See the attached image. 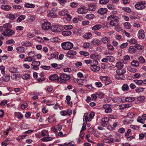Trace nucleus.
Returning a JSON list of instances; mask_svg holds the SVG:
<instances>
[{
    "label": "nucleus",
    "mask_w": 146,
    "mask_h": 146,
    "mask_svg": "<svg viewBox=\"0 0 146 146\" xmlns=\"http://www.w3.org/2000/svg\"><path fill=\"white\" fill-rule=\"evenodd\" d=\"M127 70L130 72L133 73L136 72L137 71V70L135 68H132L130 66H128L127 67Z\"/></svg>",
    "instance_id": "obj_40"
},
{
    "label": "nucleus",
    "mask_w": 146,
    "mask_h": 146,
    "mask_svg": "<svg viewBox=\"0 0 146 146\" xmlns=\"http://www.w3.org/2000/svg\"><path fill=\"white\" fill-rule=\"evenodd\" d=\"M135 99V97H127L125 98V100L126 101L131 102L134 101Z\"/></svg>",
    "instance_id": "obj_50"
},
{
    "label": "nucleus",
    "mask_w": 146,
    "mask_h": 146,
    "mask_svg": "<svg viewBox=\"0 0 146 146\" xmlns=\"http://www.w3.org/2000/svg\"><path fill=\"white\" fill-rule=\"evenodd\" d=\"M145 88L143 87H139L135 89V92L137 93H140L143 92L145 90Z\"/></svg>",
    "instance_id": "obj_47"
},
{
    "label": "nucleus",
    "mask_w": 146,
    "mask_h": 146,
    "mask_svg": "<svg viewBox=\"0 0 146 146\" xmlns=\"http://www.w3.org/2000/svg\"><path fill=\"white\" fill-rule=\"evenodd\" d=\"M90 57L92 59L98 60H100L101 58L100 56L96 52L92 53L90 56Z\"/></svg>",
    "instance_id": "obj_13"
},
{
    "label": "nucleus",
    "mask_w": 146,
    "mask_h": 146,
    "mask_svg": "<svg viewBox=\"0 0 146 146\" xmlns=\"http://www.w3.org/2000/svg\"><path fill=\"white\" fill-rule=\"evenodd\" d=\"M51 27L50 23L48 22H45L41 25V28L44 31H47L50 29Z\"/></svg>",
    "instance_id": "obj_9"
},
{
    "label": "nucleus",
    "mask_w": 146,
    "mask_h": 146,
    "mask_svg": "<svg viewBox=\"0 0 146 146\" xmlns=\"http://www.w3.org/2000/svg\"><path fill=\"white\" fill-rule=\"evenodd\" d=\"M90 46V44L89 42L84 43L83 45V47L84 48H89Z\"/></svg>",
    "instance_id": "obj_63"
},
{
    "label": "nucleus",
    "mask_w": 146,
    "mask_h": 146,
    "mask_svg": "<svg viewBox=\"0 0 146 146\" xmlns=\"http://www.w3.org/2000/svg\"><path fill=\"white\" fill-rule=\"evenodd\" d=\"M1 8L3 10L8 11L10 10L11 9V7L8 5H1Z\"/></svg>",
    "instance_id": "obj_19"
},
{
    "label": "nucleus",
    "mask_w": 146,
    "mask_h": 146,
    "mask_svg": "<svg viewBox=\"0 0 146 146\" xmlns=\"http://www.w3.org/2000/svg\"><path fill=\"white\" fill-rule=\"evenodd\" d=\"M16 50L18 53H22L25 52V48L21 46L17 47Z\"/></svg>",
    "instance_id": "obj_23"
},
{
    "label": "nucleus",
    "mask_w": 146,
    "mask_h": 146,
    "mask_svg": "<svg viewBox=\"0 0 146 146\" xmlns=\"http://www.w3.org/2000/svg\"><path fill=\"white\" fill-rule=\"evenodd\" d=\"M15 34V31L10 29H7L1 31L0 33V38L1 40H3L4 38V36H10L14 35Z\"/></svg>",
    "instance_id": "obj_2"
},
{
    "label": "nucleus",
    "mask_w": 146,
    "mask_h": 146,
    "mask_svg": "<svg viewBox=\"0 0 146 146\" xmlns=\"http://www.w3.org/2000/svg\"><path fill=\"white\" fill-rule=\"evenodd\" d=\"M110 1V0H100L99 1L100 4L102 5L108 3Z\"/></svg>",
    "instance_id": "obj_58"
},
{
    "label": "nucleus",
    "mask_w": 146,
    "mask_h": 146,
    "mask_svg": "<svg viewBox=\"0 0 146 146\" xmlns=\"http://www.w3.org/2000/svg\"><path fill=\"white\" fill-rule=\"evenodd\" d=\"M108 11L106 8H101L98 11V13L100 15H104Z\"/></svg>",
    "instance_id": "obj_17"
},
{
    "label": "nucleus",
    "mask_w": 146,
    "mask_h": 146,
    "mask_svg": "<svg viewBox=\"0 0 146 146\" xmlns=\"http://www.w3.org/2000/svg\"><path fill=\"white\" fill-rule=\"evenodd\" d=\"M91 42L93 45H100V42L99 39L95 38L92 40Z\"/></svg>",
    "instance_id": "obj_24"
},
{
    "label": "nucleus",
    "mask_w": 146,
    "mask_h": 146,
    "mask_svg": "<svg viewBox=\"0 0 146 146\" xmlns=\"http://www.w3.org/2000/svg\"><path fill=\"white\" fill-rule=\"evenodd\" d=\"M107 47L108 49L111 51H113L114 50V48L112 45L109 43L107 44Z\"/></svg>",
    "instance_id": "obj_53"
},
{
    "label": "nucleus",
    "mask_w": 146,
    "mask_h": 146,
    "mask_svg": "<svg viewBox=\"0 0 146 146\" xmlns=\"http://www.w3.org/2000/svg\"><path fill=\"white\" fill-rule=\"evenodd\" d=\"M139 61L141 64H145L146 61L145 58L142 56H140L138 58Z\"/></svg>",
    "instance_id": "obj_45"
},
{
    "label": "nucleus",
    "mask_w": 146,
    "mask_h": 146,
    "mask_svg": "<svg viewBox=\"0 0 146 146\" xmlns=\"http://www.w3.org/2000/svg\"><path fill=\"white\" fill-rule=\"evenodd\" d=\"M35 59L34 58L31 56H29L24 58V61L25 62H31L35 60Z\"/></svg>",
    "instance_id": "obj_32"
},
{
    "label": "nucleus",
    "mask_w": 146,
    "mask_h": 146,
    "mask_svg": "<svg viewBox=\"0 0 146 146\" xmlns=\"http://www.w3.org/2000/svg\"><path fill=\"white\" fill-rule=\"evenodd\" d=\"M102 27V26L101 25L97 24L93 26L92 29L93 31H96L100 29Z\"/></svg>",
    "instance_id": "obj_33"
},
{
    "label": "nucleus",
    "mask_w": 146,
    "mask_h": 146,
    "mask_svg": "<svg viewBox=\"0 0 146 146\" xmlns=\"http://www.w3.org/2000/svg\"><path fill=\"white\" fill-rule=\"evenodd\" d=\"M32 45L31 43L27 41H23L21 42V45L24 46H30Z\"/></svg>",
    "instance_id": "obj_37"
},
{
    "label": "nucleus",
    "mask_w": 146,
    "mask_h": 146,
    "mask_svg": "<svg viewBox=\"0 0 146 146\" xmlns=\"http://www.w3.org/2000/svg\"><path fill=\"white\" fill-rule=\"evenodd\" d=\"M134 82L137 85H141L143 83V81L141 80H134Z\"/></svg>",
    "instance_id": "obj_46"
},
{
    "label": "nucleus",
    "mask_w": 146,
    "mask_h": 146,
    "mask_svg": "<svg viewBox=\"0 0 146 146\" xmlns=\"http://www.w3.org/2000/svg\"><path fill=\"white\" fill-rule=\"evenodd\" d=\"M97 8V6L96 4L94 3L90 4L88 7V9L91 11H95Z\"/></svg>",
    "instance_id": "obj_11"
},
{
    "label": "nucleus",
    "mask_w": 146,
    "mask_h": 146,
    "mask_svg": "<svg viewBox=\"0 0 146 146\" xmlns=\"http://www.w3.org/2000/svg\"><path fill=\"white\" fill-rule=\"evenodd\" d=\"M101 40L104 44H108L110 42V38L106 36L103 37Z\"/></svg>",
    "instance_id": "obj_20"
},
{
    "label": "nucleus",
    "mask_w": 146,
    "mask_h": 146,
    "mask_svg": "<svg viewBox=\"0 0 146 146\" xmlns=\"http://www.w3.org/2000/svg\"><path fill=\"white\" fill-rule=\"evenodd\" d=\"M145 99L144 96H140L137 97V99L138 101L140 102H142L144 101Z\"/></svg>",
    "instance_id": "obj_59"
},
{
    "label": "nucleus",
    "mask_w": 146,
    "mask_h": 146,
    "mask_svg": "<svg viewBox=\"0 0 146 146\" xmlns=\"http://www.w3.org/2000/svg\"><path fill=\"white\" fill-rule=\"evenodd\" d=\"M5 17L6 18L9 19L11 20H14L15 18V17L14 14H7L6 15Z\"/></svg>",
    "instance_id": "obj_30"
},
{
    "label": "nucleus",
    "mask_w": 146,
    "mask_h": 146,
    "mask_svg": "<svg viewBox=\"0 0 146 146\" xmlns=\"http://www.w3.org/2000/svg\"><path fill=\"white\" fill-rule=\"evenodd\" d=\"M109 118L107 117H104L101 119V125L103 127H105L108 123Z\"/></svg>",
    "instance_id": "obj_12"
},
{
    "label": "nucleus",
    "mask_w": 146,
    "mask_h": 146,
    "mask_svg": "<svg viewBox=\"0 0 146 146\" xmlns=\"http://www.w3.org/2000/svg\"><path fill=\"white\" fill-rule=\"evenodd\" d=\"M115 66L119 69H121L124 66L123 63L121 62H119L116 63L115 64Z\"/></svg>",
    "instance_id": "obj_29"
},
{
    "label": "nucleus",
    "mask_w": 146,
    "mask_h": 146,
    "mask_svg": "<svg viewBox=\"0 0 146 146\" xmlns=\"http://www.w3.org/2000/svg\"><path fill=\"white\" fill-rule=\"evenodd\" d=\"M107 57L108 59V61L110 62H113L115 60L114 58L112 56H107Z\"/></svg>",
    "instance_id": "obj_62"
},
{
    "label": "nucleus",
    "mask_w": 146,
    "mask_h": 146,
    "mask_svg": "<svg viewBox=\"0 0 146 146\" xmlns=\"http://www.w3.org/2000/svg\"><path fill=\"white\" fill-rule=\"evenodd\" d=\"M108 8L110 10H113L116 9V7L114 5L109 4L107 5Z\"/></svg>",
    "instance_id": "obj_52"
},
{
    "label": "nucleus",
    "mask_w": 146,
    "mask_h": 146,
    "mask_svg": "<svg viewBox=\"0 0 146 146\" xmlns=\"http://www.w3.org/2000/svg\"><path fill=\"white\" fill-rule=\"evenodd\" d=\"M145 1H141L136 3L135 5V7L136 9H143L145 8Z\"/></svg>",
    "instance_id": "obj_7"
},
{
    "label": "nucleus",
    "mask_w": 146,
    "mask_h": 146,
    "mask_svg": "<svg viewBox=\"0 0 146 146\" xmlns=\"http://www.w3.org/2000/svg\"><path fill=\"white\" fill-rule=\"evenodd\" d=\"M117 74L115 75V78L118 80H123L125 76L124 74L125 73L126 71L122 69H119L116 71Z\"/></svg>",
    "instance_id": "obj_3"
},
{
    "label": "nucleus",
    "mask_w": 146,
    "mask_h": 146,
    "mask_svg": "<svg viewBox=\"0 0 146 146\" xmlns=\"http://www.w3.org/2000/svg\"><path fill=\"white\" fill-rule=\"evenodd\" d=\"M103 142L106 143H108L110 142H114L113 139H110L106 138L103 139Z\"/></svg>",
    "instance_id": "obj_55"
},
{
    "label": "nucleus",
    "mask_w": 146,
    "mask_h": 146,
    "mask_svg": "<svg viewBox=\"0 0 146 146\" xmlns=\"http://www.w3.org/2000/svg\"><path fill=\"white\" fill-rule=\"evenodd\" d=\"M77 54L76 52L74 50H70L68 51L66 54V56L69 58H71L72 56L75 55Z\"/></svg>",
    "instance_id": "obj_14"
},
{
    "label": "nucleus",
    "mask_w": 146,
    "mask_h": 146,
    "mask_svg": "<svg viewBox=\"0 0 146 146\" xmlns=\"http://www.w3.org/2000/svg\"><path fill=\"white\" fill-rule=\"evenodd\" d=\"M92 36V34L90 32L87 33L83 35V37L86 39H89Z\"/></svg>",
    "instance_id": "obj_28"
},
{
    "label": "nucleus",
    "mask_w": 146,
    "mask_h": 146,
    "mask_svg": "<svg viewBox=\"0 0 146 146\" xmlns=\"http://www.w3.org/2000/svg\"><path fill=\"white\" fill-rule=\"evenodd\" d=\"M64 28L65 30H69L72 29L73 28V27L71 25H64Z\"/></svg>",
    "instance_id": "obj_57"
},
{
    "label": "nucleus",
    "mask_w": 146,
    "mask_h": 146,
    "mask_svg": "<svg viewBox=\"0 0 146 146\" xmlns=\"http://www.w3.org/2000/svg\"><path fill=\"white\" fill-rule=\"evenodd\" d=\"M123 26L126 29H129L131 28V26L129 23L126 22L123 24Z\"/></svg>",
    "instance_id": "obj_42"
},
{
    "label": "nucleus",
    "mask_w": 146,
    "mask_h": 146,
    "mask_svg": "<svg viewBox=\"0 0 146 146\" xmlns=\"http://www.w3.org/2000/svg\"><path fill=\"white\" fill-rule=\"evenodd\" d=\"M122 90L124 92H125L128 91L129 89V88L128 85L126 84H124L121 87Z\"/></svg>",
    "instance_id": "obj_38"
},
{
    "label": "nucleus",
    "mask_w": 146,
    "mask_h": 146,
    "mask_svg": "<svg viewBox=\"0 0 146 146\" xmlns=\"http://www.w3.org/2000/svg\"><path fill=\"white\" fill-rule=\"evenodd\" d=\"M137 36L138 38L141 39H143L145 37V32L143 30L141 29L138 32Z\"/></svg>",
    "instance_id": "obj_15"
},
{
    "label": "nucleus",
    "mask_w": 146,
    "mask_h": 146,
    "mask_svg": "<svg viewBox=\"0 0 146 146\" xmlns=\"http://www.w3.org/2000/svg\"><path fill=\"white\" fill-rule=\"evenodd\" d=\"M74 46L72 43L69 42H65L62 43L61 46L62 48L65 50H69L72 49Z\"/></svg>",
    "instance_id": "obj_5"
},
{
    "label": "nucleus",
    "mask_w": 146,
    "mask_h": 146,
    "mask_svg": "<svg viewBox=\"0 0 146 146\" xmlns=\"http://www.w3.org/2000/svg\"><path fill=\"white\" fill-rule=\"evenodd\" d=\"M62 29L61 27L59 25H55L52 28V30L53 32L56 33L61 31Z\"/></svg>",
    "instance_id": "obj_16"
},
{
    "label": "nucleus",
    "mask_w": 146,
    "mask_h": 146,
    "mask_svg": "<svg viewBox=\"0 0 146 146\" xmlns=\"http://www.w3.org/2000/svg\"><path fill=\"white\" fill-rule=\"evenodd\" d=\"M135 48L138 50H143L144 48V46L140 44H136L135 46Z\"/></svg>",
    "instance_id": "obj_60"
},
{
    "label": "nucleus",
    "mask_w": 146,
    "mask_h": 146,
    "mask_svg": "<svg viewBox=\"0 0 146 146\" xmlns=\"http://www.w3.org/2000/svg\"><path fill=\"white\" fill-rule=\"evenodd\" d=\"M48 119L49 122H53L55 120V117L52 115L49 116Z\"/></svg>",
    "instance_id": "obj_61"
},
{
    "label": "nucleus",
    "mask_w": 146,
    "mask_h": 146,
    "mask_svg": "<svg viewBox=\"0 0 146 146\" xmlns=\"http://www.w3.org/2000/svg\"><path fill=\"white\" fill-rule=\"evenodd\" d=\"M25 6L27 8H34L35 6V5L33 4L26 3L25 4Z\"/></svg>",
    "instance_id": "obj_43"
},
{
    "label": "nucleus",
    "mask_w": 146,
    "mask_h": 146,
    "mask_svg": "<svg viewBox=\"0 0 146 146\" xmlns=\"http://www.w3.org/2000/svg\"><path fill=\"white\" fill-rule=\"evenodd\" d=\"M78 5V3L74 2H71L70 3V6L72 8H75Z\"/></svg>",
    "instance_id": "obj_64"
},
{
    "label": "nucleus",
    "mask_w": 146,
    "mask_h": 146,
    "mask_svg": "<svg viewBox=\"0 0 146 146\" xmlns=\"http://www.w3.org/2000/svg\"><path fill=\"white\" fill-rule=\"evenodd\" d=\"M76 12L78 13L81 14H84L87 13L88 12V10L86 7L84 6L81 5L80 7L78 8Z\"/></svg>",
    "instance_id": "obj_6"
},
{
    "label": "nucleus",
    "mask_w": 146,
    "mask_h": 146,
    "mask_svg": "<svg viewBox=\"0 0 146 146\" xmlns=\"http://www.w3.org/2000/svg\"><path fill=\"white\" fill-rule=\"evenodd\" d=\"M88 114L86 113H85L84 114V116L83 120L84 121H86V122L88 121H90L91 120V119L89 117H87Z\"/></svg>",
    "instance_id": "obj_41"
},
{
    "label": "nucleus",
    "mask_w": 146,
    "mask_h": 146,
    "mask_svg": "<svg viewBox=\"0 0 146 146\" xmlns=\"http://www.w3.org/2000/svg\"><path fill=\"white\" fill-rule=\"evenodd\" d=\"M96 94L97 95V97L99 98H103L104 94L102 92H96Z\"/></svg>",
    "instance_id": "obj_48"
},
{
    "label": "nucleus",
    "mask_w": 146,
    "mask_h": 146,
    "mask_svg": "<svg viewBox=\"0 0 146 146\" xmlns=\"http://www.w3.org/2000/svg\"><path fill=\"white\" fill-rule=\"evenodd\" d=\"M15 117L19 119H22L23 117V115L20 112H17L15 113Z\"/></svg>",
    "instance_id": "obj_26"
},
{
    "label": "nucleus",
    "mask_w": 146,
    "mask_h": 146,
    "mask_svg": "<svg viewBox=\"0 0 146 146\" xmlns=\"http://www.w3.org/2000/svg\"><path fill=\"white\" fill-rule=\"evenodd\" d=\"M72 34L71 31H64L62 33V35L65 36H70Z\"/></svg>",
    "instance_id": "obj_35"
},
{
    "label": "nucleus",
    "mask_w": 146,
    "mask_h": 146,
    "mask_svg": "<svg viewBox=\"0 0 146 146\" xmlns=\"http://www.w3.org/2000/svg\"><path fill=\"white\" fill-rule=\"evenodd\" d=\"M2 80L5 82H8L10 79V76L8 74L3 75L2 77Z\"/></svg>",
    "instance_id": "obj_25"
},
{
    "label": "nucleus",
    "mask_w": 146,
    "mask_h": 146,
    "mask_svg": "<svg viewBox=\"0 0 146 146\" xmlns=\"http://www.w3.org/2000/svg\"><path fill=\"white\" fill-rule=\"evenodd\" d=\"M136 50L135 49V46H130L128 49V52L131 54H133L136 52Z\"/></svg>",
    "instance_id": "obj_34"
},
{
    "label": "nucleus",
    "mask_w": 146,
    "mask_h": 146,
    "mask_svg": "<svg viewBox=\"0 0 146 146\" xmlns=\"http://www.w3.org/2000/svg\"><path fill=\"white\" fill-rule=\"evenodd\" d=\"M40 64V61H33L31 64V65L33 66V69L35 70H37L39 69V66Z\"/></svg>",
    "instance_id": "obj_10"
},
{
    "label": "nucleus",
    "mask_w": 146,
    "mask_h": 146,
    "mask_svg": "<svg viewBox=\"0 0 146 146\" xmlns=\"http://www.w3.org/2000/svg\"><path fill=\"white\" fill-rule=\"evenodd\" d=\"M70 76L65 73L61 74L59 77L58 82L62 83L70 79Z\"/></svg>",
    "instance_id": "obj_4"
},
{
    "label": "nucleus",
    "mask_w": 146,
    "mask_h": 146,
    "mask_svg": "<svg viewBox=\"0 0 146 146\" xmlns=\"http://www.w3.org/2000/svg\"><path fill=\"white\" fill-rule=\"evenodd\" d=\"M131 65L133 67H137L139 66V62L135 60H133L131 62Z\"/></svg>",
    "instance_id": "obj_39"
},
{
    "label": "nucleus",
    "mask_w": 146,
    "mask_h": 146,
    "mask_svg": "<svg viewBox=\"0 0 146 146\" xmlns=\"http://www.w3.org/2000/svg\"><path fill=\"white\" fill-rule=\"evenodd\" d=\"M46 9L43 6L40 7L37 9L36 12L40 14L44 12Z\"/></svg>",
    "instance_id": "obj_21"
},
{
    "label": "nucleus",
    "mask_w": 146,
    "mask_h": 146,
    "mask_svg": "<svg viewBox=\"0 0 146 146\" xmlns=\"http://www.w3.org/2000/svg\"><path fill=\"white\" fill-rule=\"evenodd\" d=\"M49 79L51 80H56L57 82H58V81L59 80V77L56 74L52 75H50L49 77Z\"/></svg>",
    "instance_id": "obj_18"
},
{
    "label": "nucleus",
    "mask_w": 146,
    "mask_h": 146,
    "mask_svg": "<svg viewBox=\"0 0 146 146\" xmlns=\"http://www.w3.org/2000/svg\"><path fill=\"white\" fill-rule=\"evenodd\" d=\"M29 75L28 74H23L22 76V78L24 80H27L29 78Z\"/></svg>",
    "instance_id": "obj_51"
},
{
    "label": "nucleus",
    "mask_w": 146,
    "mask_h": 146,
    "mask_svg": "<svg viewBox=\"0 0 146 146\" xmlns=\"http://www.w3.org/2000/svg\"><path fill=\"white\" fill-rule=\"evenodd\" d=\"M119 18L118 17L113 15H111L107 18V20L110 21L109 25L114 26V29L117 31H121V28L119 24H117L119 22Z\"/></svg>",
    "instance_id": "obj_1"
},
{
    "label": "nucleus",
    "mask_w": 146,
    "mask_h": 146,
    "mask_svg": "<svg viewBox=\"0 0 146 146\" xmlns=\"http://www.w3.org/2000/svg\"><path fill=\"white\" fill-rule=\"evenodd\" d=\"M2 27L3 28H4L5 29H9L12 27V25L10 23H8L3 24Z\"/></svg>",
    "instance_id": "obj_27"
},
{
    "label": "nucleus",
    "mask_w": 146,
    "mask_h": 146,
    "mask_svg": "<svg viewBox=\"0 0 146 146\" xmlns=\"http://www.w3.org/2000/svg\"><path fill=\"white\" fill-rule=\"evenodd\" d=\"M68 13V11L66 9L62 10L61 11H60L58 13V14L60 16H64L67 15Z\"/></svg>",
    "instance_id": "obj_31"
},
{
    "label": "nucleus",
    "mask_w": 146,
    "mask_h": 146,
    "mask_svg": "<svg viewBox=\"0 0 146 146\" xmlns=\"http://www.w3.org/2000/svg\"><path fill=\"white\" fill-rule=\"evenodd\" d=\"M9 70L11 73H15L17 72V69L14 67L10 68H9Z\"/></svg>",
    "instance_id": "obj_54"
},
{
    "label": "nucleus",
    "mask_w": 146,
    "mask_h": 146,
    "mask_svg": "<svg viewBox=\"0 0 146 146\" xmlns=\"http://www.w3.org/2000/svg\"><path fill=\"white\" fill-rule=\"evenodd\" d=\"M53 139V138L51 137L48 136L46 137H43L41 139V140L45 142H47L51 141Z\"/></svg>",
    "instance_id": "obj_36"
},
{
    "label": "nucleus",
    "mask_w": 146,
    "mask_h": 146,
    "mask_svg": "<svg viewBox=\"0 0 146 146\" xmlns=\"http://www.w3.org/2000/svg\"><path fill=\"white\" fill-rule=\"evenodd\" d=\"M48 135V132L46 130L42 131L41 132V135L42 137H45Z\"/></svg>",
    "instance_id": "obj_49"
},
{
    "label": "nucleus",
    "mask_w": 146,
    "mask_h": 146,
    "mask_svg": "<svg viewBox=\"0 0 146 146\" xmlns=\"http://www.w3.org/2000/svg\"><path fill=\"white\" fill-rule=\"evenodd\" d=\"M90 69L94 72L99 71L100 69V67L96 65H92L90 67Z\"/></svg>",
    "instance_id": "obj_22"
},
{
    "label": "nucleus",
    "mask_w": 146,
    "mask_h": 146,
    "mask_svg": "<svg viewBox=\"0 0 146 146\" xmlns=\"http://www.w3.org/2000/svg\"><path fill=\"white\" fill-rule=\"evenodd\" d=\"M26 16L25 15H20L17 19V21L18 22H20L24 20L26 18Z\"/></svg>",
    "instance_id": "obj_44"
},
{
    "label": "nucleus",
    "mask_w": 146,
    "mask_h": 146,
    "mask_svg": "<svg viewBox=\"0 0 146 146\" xmlns=\"http://www.w3.org/2000/svg\"><path fill=\"white\" fill-rule=\"evenodd\" d=\"M100 78L102 81L104 82L106 85H108L111 83L110 78L107 76H101Z\"/></svg>",
    "instance_id": "obj_8"
},
{
    "label": "nucleus",
    "mask_w": 146,
    "mask_h": 146,
    "mask_svg": "<svg viewBox=\"0 0 146 146\" xmlns=\"http://www.w3.org/2000/svg\"><path fill=\"white\" fill-rule=\"evenodd\" d=\"M94 15L92 14H90L87 15L86 16V18L89 19H91L94 18Z\"/></svg>",
    "instance_id": "obj_56"
}]
</instances>
